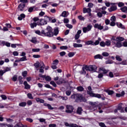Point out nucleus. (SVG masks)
Listing matches in <instances>:
<instances>
[{
    "label": "nucleus",
    "instance_id": "14",
    "mask_svg": "<svg viewBox=\"0 0 127 127\" xmlns=\"http://www.w3.org/2000/svg\"><path fill=\"white\" fill-rule=\"evenodd\" d=\"M64 126L65 127H77V125L75 124H69L67 122L64 123Z\"/></svg>",
    "mask_w": 127,
    "mask_h": 127
},
{
    "label": "nucleus",
    "instance_id": "54",
    "mask_svg": "<svg viewBox=\"0 0 127 127\" xmlns=\"http://www.w3.org/2000/svg\"><path fill=\"white\" fill-rule=\"evenodd\" d=\"M74 55H75V53H74L73 52L69 53L68 54V56L69 57H73V56H74Z\"/></svg>",
    "mask_w": 127,
    "mask_h": 127
},
{
    "label": "nucleus",
    "instance_id": "16",
    "mask_svg": "<svg viewBox=\"0 0 127 127\" xmlns=\"http://www.w3.org/2000/svg\"><path fill=\"white\" fill-rule=\"evenodd\" d=\"M69 14V13L66 11H64L61 14V16L63 17H67Z\"/></svg>",
    "mask_w": 127,
    "mask_h": 127
},
{
    "label": "nucleus",
    "instance_id": "62",
    "mask_svg": "<svg viewBox=\"0 0 127 127\" xmlns=\"http://www.w3.org/2000/svg\"><path fill=\"white\" fill-rule=\"evenodd\" d=\"M66 55V52H61V53H60V56L63 57L64 56V55Z\"/></svg>",
    "mask_w": 127,
    "mask_h": 127
},
{
    "label": "nucleus",
    "instance_id": "58",
    "mask_svg": "<svg viewBox=\"0 0 127 127\" xmlns=\"http://www.w3.org/2000/svg\"><path fill=\"white\" fill-rule=\"evenodd\" d=\"M99 125L100 126V127H107V126H106V125H105V123H100L99 124Z\"/></svg>",
    "mask_w": 127,
    "mask_h": 127
},
{
    "label": "nucleus",
    "instance_id": "37",
    "mask_svg": "<svg viewBox=\"0 0 127 127\" xmlns=\"http://www.w3.org/2000/svg\"><path fill=\"white\" fill-rule=\"evenodd\" d=\"M63 83V79L62 78H60L59 80L57 81V84L58 85H61V84H62Z\"/></svg>",
    "mask_w": 127,
    "mask_h": 127
},
{
    "label": "nucleus",
    "instance_id": "45",
    "mask_svg": "<svg viewBox=\"0 0 127 127\" xmlns=\"http://www.w3.org/2000/svg\"><path fill=\"white\" fill-rule=\"evenodd\" d=\"M0 45H1V46H4L5 45V41H0Z\"/></svg>",
    "mask_w": 127,
    "mask_h": 127
},
{
    "label": "nucleus",
    "instance_id": "11",
    "mask_svg": "<svg viewBox=\"0 0 127 127\" xmlns=\"http://www.w3.org/2000/svg\"><path fill=\"white\" fill-rule=\"evenodd\" d=\"M47 24V22L45 19H41L38 21V25H44Z\"/></svg>",
    "mask_w": 127,
    "mask_h": 127
},
{
    "label": "nucleus",
    "instance_id": "63",
    "mask_svg": "<svg viewBox=\"0 0 127 127\" xmlns=\"http://www.w3.org/2000/svg\"><path fill=\"white\" fill-rule=\"evenodd\" d=\"M1 98L2 99V100H6L7 99V97H6V96L4 95H1Z\"/></svg>",
    "mask_w": 127,
    "mask_h": 127
},
{
    "label": "nucleus",
    "instance_id": "42",
    "mask_svg": "<svg viewBox=\"0 0 127 127\" xmlns=\"http://www.w3.org/2000/svg\"><path fill=\"white\" fill-rule=\"evenodd\" d=\"M100 45L101 47H105V46H106V43L104 41H102L100 42Z\"/></svg>",
    "mask_w": 127,
    "mask_h": 127
},
{
    "label": "nucleus",
    "instance_id": "6",
    "mask_svg": "<svg viewBox=\"0 0 127 127\" xmlns=\"http://www.w3.org/2000/svg\"><path fill=\"white\" fill-rule=\"evenodd\" d=\"M65 108L66 110L65 112L66 114H72V112L74 111V107L72 105H66Z\"/></svg>",
    "mask_w": 127,
    "mask_h": 127
},
{
    "label": "nucleus",
    "instance_id": "35",
    "mask_svg": "<svg viewBox=\"0 0 127 127\" xmlns=\"http://www.w3.org/2000/svg\"><path fill=\"white\" fill-rule=\"evenodd\" d=\"M35 34H38V35H41L42 36H43V34H42V31L41 32L40 30H36L35 31Z\"/></svg>",
    "mask_w": 127,
    "mask_h": 127
},
{
    "label": "nucleus",
    "instance_id": "7",
    "mask_svg": "<svg viewBox=\"0 0 127 127\" xmlns=\"http://www.w3.org/2000/svg\"><path fill=\"white\" fill-rule=\"evenodd\" d=\"M116 4H117L116 3H111V5L112 6L108 8V11L109 12H113V11H115V10L118 9V7Z\"/></svg>",
    "mask_w": 127,
    "mask_h": 127
},
{
    "label": "nucleus",
    "instance_id": "10",
    "mask_svg": "<svg viewBox=\"0 0 127 127\" xmlns=\"http://www.w3.org/2000/svg\"><path fill=\"white\" fill-rule=\"evenodd\" d=\"M94 28H97L99 30H102L104 29V26H102L101 24H99L98 23H96L94 25Z\"/></svg>",
    "mask_w": 127,
    "mask_h": 127
},
{
    "label": "nucleus",
    "instance_id": "59",
    "mask_svg": "<svg viewBox=\"0 0 127 127\" xmlns=\"http://www.w3.org/2000/svg\"><path fill=\"white\" fill-rule=\"evenodd\" d=\"M32 51H33V52H39L40 51V49H33Z\"/></svg>",
    "mask_w": 127,
    "mask_h": 127
},
{
    "label": "nucleus",
    "instance_id": "3",
    "mask_svg": "<svg viewBox=\"0 0 127 127\" xmlns=\"http://www.w3.org/2000/svg\"><path fill=\"white\" fill-rule=\"evenodd\" d=\"M87 93L90 97H94L95 98H98V99H101L102 98V96L100 95V94L93 93V91H92V87L91 86L88 87Z\"/></svg>",
    "mask_w": 127,
    "mask_h": 127
},
{
    "label": "nucleus",
    "instance_id": "30",
    "mask_svg": "<svg viewBox=\"0 0 127 127\" xmlns=\"http://www.w3.org/2000/svg\"><path fill=\"white\" fill-rule=\"evenodd\" d=\"M94 42H93V41L92 40H89L87 42H85V45H91L92 44V45H94Z\"/></svg>",
    "mask_w": 127,
    "mask_h": 127
},
{
    "label": "nucleus",
    "instance_id": "23",
    "mask_svg": "<svg viewBox=\"0 0 127 127\" xmlns=\"http://www.w3.org/2000/svg\"><path fill=\"white\" fill-rule=\"evenodd\" d=\"M26 105H27L26 102H20L19 104V107H25L26 106Z\"/></svg>",
    "mask_w": 127,
    "mask_h": 127
},
{
    "label": "nucleus",
    "instance_id": "50",
    "mask_svg": "<svg viewBox=\"0 0 127 127\" xmlns=\"http://www.w3.org/2000/svg\"><path fill=\"white\" fill-rule=\"evenodd\" d=\"M33 9H34V7H30L28 8V11L29 12H32V11H33Z\"/></svg>",
    "mask_w": 127,
    "mask_h": 127
},
{
    "label": "nucleus",
    "instance_id": "44",
    "mask_svg": "<svg viewBox=\"0 0 127 127\" xmlns=\"http://www.w3.org/2000/svg\"><path fill=\"white\" fill-rule=\"evenodd\" d=\"M50 84H51V85H52V86H53V87H57V84H56L55 82H54L53 81H51Z\"/></svg>",
    "mask_w": 127,
    "mask_h": 127
},
{
    "label": "nucleus",
    "instance_id": "31",
    "mask_svg": "<svg viewBox=\"0 0 127 127\" xmlns=\"http://www.w3.org/2000/svg\"><path fill=\"white\" fill-rule=\"evenodd\" d=\"M121 10H122V11L123 12H125L126 13H127V6L123 7L122 8H121Z\"/></svg>",
    "mask_w": 127,
    "mask_h": 127
},
{
    "label": "nucleus",
    "instance_id": "15",
    "mask_svg": "<svg viewBox=\"0 0 127 127\" xmlns=\"http://www.w3.org/2000/svg\"><path fill=\"white\" fill-rule=\"evenodd\" d=\"M44 106H45V107H47L49 110H54V108L52 107V106H51V105L47 103H44Z\"/></svg>",
    "mask_w": 127,
    "mask_h": 127
},
{
    "label": "nucleus",
    "instance_id": "28",
    "mask_svg": "<svg viewBox=\"0 0 127 127\" xmlns=\"http://www.w3.org/2000/svg\"><path fill=\"white\" fill-rule=\"evenodd\" d=\"M90 105H91V108H93V111H95V110L97 109V107L96 106V105H95V103H93V102H90Z\"/></svg>",
    "mask_w": 127,
    "mask_h": 127
},
{
    "label": "nucleus",
    "instance_id": "52",
    "mask_svg": "<svg viewBox=\"0 0 127 127\" xmlns=\"http://www.w3.org/2000/svg\"><path fill=\"white\" fill-rule=\"evenodd\" d=\"M103 77H104L103 73H102V72L99 73L98 78L101 79V78H103Z\"/></svg>",
    "mask_w": 127,
    "mask_h": 127
},
{
    "label": "nucleus",
    "instance_id": "22",
    "mask_svg": "<svg viewBox=\"0 0 127 127\" xmlns=\"http://www.w3.org/2000/svg\"><path fill=\"white\" fill-rule=\"evenodd\" d=\"M117 109L118 111H120V113H124L125 111H124V108L122 107L121 105H118Z\"/></svg>",
    "mask_w": 127,
    "mask_h": 127
},
{
    "label": "nucleus",
    "instance_id": "2",
    "mask_svg": "<svg viewBox=\"0 0 127 127\" xmlns=\"http://www.w3.org/2000/svg\"><path fill=\"white\" fill-rule=\"evenodd\" d=\"M43 36H47V37H53L54 34L53 33V29L50 26L47 27L45 30H42Z\"/></svg>",
    "mask_w": 127,
    "mask_h": 127
},
{
    "label": "nucleus",
    "instance_id": "32",
    "mask_svg": "<svg viewBox=\"0 0 127 127\" xmlns=\"http://www.w3.org/2000/svg\"><path fill=\"white\" fill-rule=\"evenodd\" d=\"M101 38H98V40L95 41V42L93 44L94 45H99L100 43V41H101Z\"/></svg>",
    "mask_w": 127,
    "mask_h": 127
},
{
    "label": "nucleus",
    "instance_id": "5",
    "mask_svg": "<svg viewBox=\"0 0 127 127\" xmlns=\"http://www.w3.org/2000/svg\"><path fill=\"white\" fill-rule=\"evenodd\" d=\"M98 69V67L95 65H86L85 70L86 71H90L91 72H96L97 69Z\"/></svg>",
    "mask_w": 127,
    "mask_h": 127
},
{
    "label": "nucleus",
    "instance_id": "12",
    "mask_svg": "<svg viewBox=\"0 0 127 127\" xmlns=\"http://www.w3.org/2000/svg\"><path fill=\"white\" fill-rule=\"evenodd\" d=\"M82 33V31L81 30H79L77 32L76 34H75L74 38L75 40H78L79 38H80V35Z\"/></svg>",
    "mask_w": 127,
    "mask_h": 127
},
{
    "label": "nucleus",
    "instance_id": "60",
    "mask_svg": "<svg viewBox=\"0 0 127 127\" xmlns=\"http://www.w3.org/2000/svg\"><path fill=\"white\" fill-rule=\"evenodd\" d=\"M64 23H69V19L68 18H64Z\"/></svg>",
    "mask_w": 127,
    "mask_h": 127
},
{
    "label": "nucleus",
    "instance_id": "26",
    "mask_svg": "<svg viewBox=\"0 0 127 127\" xmlns=\"http://www.w3.org/2000/svg\"><path fill=\"white\" fill-rule=\"evenodd\" d=\"M111 41L107 40L105 42V45L107 46L108 47L111 46Z\"/></svg>",
    "mask_w": 127,
    "mask_h": 127
},
{
    "label": "nucleus",
    "instance_id": "21",
    "mask_svg": "<svg viewBox=\"0 0 127 127\" xmlns=\"http://www.w3.org/2000/svg\"><path fill=\"white\" fill-rule=\"evenodd\" d=\"M36 102L37 103H40L41 104H44V100L41 99L39 98H37L36 99Z\"/></svg>",
    "mask_w": 127,
    "mask_h": 127
},
{
    "label": "nucleus",
    "instance_id": "25",
    "mask_svg": "<svg viewBox=\"0 0 127 127\" xmlns=\"http://www.w3.org/2000/svg\"><path fill=\"white\" fill-rule=\"evenodd\" d=\"M76 90L78 92H83V91H84V87L82 86H78L76 88Z\"/></svg>",
    "mask_w": 127,
    "mask_h": 127
},
{
    "label": "nucleus",
    "instance_id": "8",
    "mask_svg": "<svg viewBox=\"0 0 127 127\" xmlns=\"http://www.w3.org/2000/svg\"><path fill=\"white\" fill-rule=\"evenodd\" d=\"M93 27V26L91 24H88L87 27H84L82 28V31L84 33H87L88 31H90L92 28Z\"/></svg>",
    "mask_w": 127,
    "mask_h": 127
},
{
    "label": "nucleus",
    "instance_id": "57",
    "mask_svg": "<svg viewBox=\"0 0 127 127\" xmlns=\"http://www.w3.org/2000/svg\"><path fill=\"white\" fill-rule=\"evenodd\" d=\"M125 5V4L124 3H123V2H120L118 3V6L119 7H122V6H124Z\"/></svg>",
    "mask_w": 127,
    "mask_h": 127
},
{
    "label": "nucleus",
    "instance_id": "51",
    "mask_svg": "<svg viewBox=\"0 0 127 127\" xmlns=\"http://www.w3.org/2000/svg\"><path fill=\"white\" fill-rule=\"evenodd\" d=\"M78 18L79 19V20H85V18H84V17H83L82 15L78 16Z\"/></svg>",
    "mask_w": 127,
    "mask_h": 127
},
{
    "label": "nucleus",
    "instance_id": "13",
    "mask_svg": "<svg viewBox=\"0 0 127 127\" xmlns=\"http://www.w3.org/2000/svg\"><path fill=\"white\" fill-rule=\"evenodd\" d=\"M24 7H25V4L20 3L18 5V10H20V11H23Z\"/></svg>",
    "mask_w": 127,
    "mask_h": 127
},
{
    "label": "nucleus",
    "instance_id": "24",
    "mask_svg": "<svg viewBox=\"0 0 127 127\" xmlns=\"http://www.w3.org/2000/svg\"><path fill=\"white\" fill-rule=\"evenodd\" d=\"M54 35H58V33H59V30H58V28H55L54 30Z\"/></svg>",
    "mask_w": 127,
    "mask_h": 127
},
{
    "label": "nucleus",
    "instance_id": "40",
    "mask_svg": "<svg viewBox=\"0 0 127 127\" xmlns=\"http://www.w3.org/2000/svg\"><path fill=\"white\" fill-rule=\"evenodd\" d=\"M28 98L30 99L31 100H33V97L32 96V94L31 93H28L27 95Z\"/></svg>",
    "mask_w": 127,
    "mask_h": 127
},
{
    "label": "nucleus",
    "instance_id": "19",
    "mask_svg": "<svg viewBox=\"0 0 127 127\" xmlns=\"http://www.w3.org/2000/svg\"><path fill=\"white\" fill-rule=\"evenodd\" d=\"M82 112H83L82 107H78L76 111L77 114H78V115H82Z\"/></svg>",
    "mask_w": 127,
    "mask_h": 127
},
{
    "label": "nucleus",
    "instance_id": "36",
    "mask_svg": "<svg viewBox=\"0 0 127 127\" xmlns=\"http://www.w3.org/2000/svg\"><path fill=\"white\" fill-rule=\"evenodd\" d=\"M40 66L41 69H44V68H45V65L43 62L40 63Z\"/></svg>",
    "mask_w": 127,
    "mask_h": 127
},
{
    "label": "nucleus",
    "instance_id": "43",
    "mask_svg": "<svg viewBox=\"0 0 127 127\" xmlns=\"http://www.w3.org/2000/svg\"><path fill=\"white\" fill-rule=\"evenodd\" d=\"M26 60H27V59H26V56L23 57L20 59V62L26 61Z\"/></svg>",
    "mask_w": 127,
    "mask_h": 127
},
{
    "label": "nucleus",
    "instance_id": "55",
    "mask_svg": "<svg viewBox=\"0 0 127 127\" xmlns=\"http://www.w3.org/2000/svg\"><path fill=\"white\" fill-rule=\"evenodd\" d=\"M27 75V71H24L22 72L23 77H26Z\"/></svg>",
    "mask_w": 127,
    "mask_h": 127
},
{
    "label": "nucleus",
    "instance_id": "20",
    "mask_svg": "<svg viewBox=\"0 0 127 127\" xmlns=\"http://www.w3.org/2000/svg\"><path fill=\"white\" fill-rule=\"evenodd\" d=\"M24 85L25 86V89H30V85L28 84L27 83V81H24Z\"/></svg>",
    "mask_w": 127,
    "mask_h": 127
},
{
    "label": "nucleus",
    "instance_id": "34",
    "mask_svg": "<svg viewBox=\"0 0 127 127\" xmlns=\"http://www.w3.org/2000/svg\"><path fill=\"white\" fill-rule=\"evenodd\" d=\"M30 41L32 42V43H36V42H37V39L36 37H33L32 38V39L30 40Z\"/></svg>",
    "mask_w": 127,
    "mask_h": 127
},
{
    "label": "nucleus",
    "instance_id": "46",
    "mask_svg": "<svg viewBox=\"0 0 127 127\" xmlns=\"http://www.w3.org/2000/svg\"><path fill=\"white\" fill-rule=\"evenodd\" d=\"M110 20H111L113 22H116V16H112L111 17Z\"/></svg>",
    "mask_w": 127,
    "mask_h": 127
},
{
    "label": "nucleus",
    "instance_id": "39",
    "mask_svg": "<svg viewBox=\"0 0 127 127\" xmlns=\"http://www.w3.org/2000/svg\"><path fill=\"white\" fill-rule=\"evenodd\" d=\"M58 63H59V61H58V60H56L53 61V65H57L58 64Z\"/></svg>",
    "mask_w": 127,
    "mask_h": 127
},
{
    "label": "nucleus",
    "instance_id": "41",
    "mask_svg": "<svg viewBox=\"0 0 127 127\" xmlns=\"http://www.w3.org/2000/svg\"><path fill=\"white\" fill-rule=\"evenodd\" d=\"M12 81H13V82L16 81V80H17V75H14L12 78Z\"/></svg>",
    "mask_w": 127,
    "mask_h": 127
},
{
    "label": "nucleus",
    "instance_id": "33",
    "mask_svg": "<svg viewBox=\"0 0 127 127\" xmlns=\"http://www.w3.org/2000/svg\"><path fill=\"white\" fill-rule=\"evenodd\" d=\"M94 59H103V56L101 55H97L94 56Z\"/></svg>",
    "mask_w": 127,
    "mask_h": 127
},
{
    "label": "nucleus",
    "instance_id": "27",
    "mask_svg": "<svg viewBox=\"0 0 127 127\" xmlns=\"http://www.w3.org/2000/svg\"><path fill=\"white\" fill-rule=\"evenodd\" d=\"M73 47H74V48H79V47H83V45L74 43V44H73Z\"/></svg>",
    "mask_w": 127,
    "mask_h": 127
},
{
    "label": "nucleus",
    "instance_id": "38",
    "mask_svg": "<svg viewBox=\"0 0 127 127\" xmlns=\"http://www.w3.org/2000/svg\"><path fill=\"white\" fill-rule=\"evenodd\" d=\"M116 59L117 61H119L121 62V61H122L123 59H122V58H121V56H116Z\"/></svg>",
    "mask_w": 127,
    "mask_h": 127
},
{
    "label": "nucleus",
    "instance_id": "61",
    "mask_svg": "<svg viewBox=\"0 0 127 127\" xmlns=\"http://www.w3.org/2000/svg\"><path fill=\"white\" fill-rule=\"evenodd\" d=\"M102 55L105 57H107V56H109V53H108L107 52H104L102 53Z\"/></svg>",
    "mask_w": 127,
    "mask_h": 127
},
{
    "label": "nucleus",
    "instance_id": "17",
    "mask_svg": "<svg viewBox=\"0 0 127 127\" xmlns=\"http://www.w3.org/2000/svg\"><path fill=\"white\" fill-rule=\"evenodd\" d=\"M38 25V22L36 23L35 22H34L33 23L30 24V26L31 28H34V27H36Z\"/></svg>",
    "mask_w": 127,
    "mask_h": 127
},
{
    "label": "nucleus",
    "instance_id": "48",
    "mask_svg": "<svg viewBox=\"0 0 127 127\" xmlns=\"http://www.w3.org/2000/svg\"><path fill=\"white\" fill-rule=\"evenodd\" d=\"M34 22H36V21H39V18L38 17H35L33 18Z\"/></svg>",
    "mask_w": 127,
    "mask_h": 127
},
{
    "label": "nucleus",
    "instance_id": "64",
    "mask_svg": "<svg viewBox=\"0 0 127 127\" xmlns=\"http://www.w3.org/2000/svg\"><path fill=\"white\" fill-rule=\"evenodd\" d=\"M45 80L46 81H51V78L50 77V76H46L45 77Z\"/></svg>",
    "mask_w": 127,
    "mask_h": 127
},
{
    "label": "nucleus",
    "instance_id": "53",
    "mask_svg": "<svg viewBox=\"0 0 127 127\" xmlns=\"http://www.w3.org/2000/svg\"><path fill=\"white\" fill-rule=\"evenodd\" d=\"M26 104L28 105V106H31V105H32V101L28 100Z\"/></svg>",
    "mask_w": 127,
    "mask_h": 127
},
{
    "label": "nucleus",
    "instance_id": "47",
    "mask_svg": "<svg viewBox=\"0 0 127 127\" xmlns=\"http://www.w3.org/2000/svg\"><path fill=\"white\" fill-rule=\"evenodd\" d=\"M106 92L108 95H113L114 94V91L113 90H107Z\"/></svg>",
    "mask_w": 127,
    "mask_h": 127
},
{
    "label": "nucleus",
    "instance_id": "49",
    "mask_svg": "<svg viewBox=\"0 0 127 127\" xmlns=\"http://www.w3.org/2000/svg\"><path fill=\"white\" fill-rule=\"evenodd\" d=\"M65 26H66V27H67L68 28H69L70 29H71V28H73V26L70 24H66Z\"/></svg>",
    "mask_w": 127,
    "mask_h": 127
},
{
    "label": "nucleus",
    "instance_id": "18",
    "mask_svg": "<svg viewBox=\"0 0 127 127\" xmlns=\"http://www.w3.org/2000/svg\"><path fill=\"white\" fill-rule=\"evenodd\" d=\"M83 13H86L87 12L88 13H90L91 12V8H83Z\"/></svg>",
    "mask_w": 127,
    "mask_h": 127
},
{
    "label": "nucleus",
    "instance_id": "9",
    "mask_svg": "<svg viewBox=\"0 0 127 127\" xmlns=\"http://www.w3.org/2000/svg\"><path fill=\"white\" fill-rule=\"evenodd\" d=\"M109 72V70L106 69L105 67H101L99 68L98 73H102V74H107Z\"/></svg>",
    "mask_w": 127,
    "mask_h": 127
},
{
    "label": "nucleus",
    "instance_id": "29",
    "mask_svg": "<svg viewBox=\"0 0 127 127\" xmlns=\"http://www.w3.org/2000/svg\"><path fill=\"white\" fill-rule=\"evenodd\" d=\"M34 65L35 66V68L38 69V68L40 67V63H39V62H37L35 64H34Z\"/></svg>",
    "mask_w": 127,
    "mask_h": 127
},
{
    "label": "nucleus",
    "instance_id": "4",
    "mask_svg": "<svg viewBox=\"0 0 127 127\" xmlns=\"http://www.w3.org/2000/svg\"><path fill=\"white\" fill-rule=\"evenodd\" d=\"M75 101L76 102H87V100L85 99L83 97V96L80 94H75V95H72L71 96V99H75Z\"/></svg>",
    "mask_w": 127,
    "mask_h": 127
},
{
    "label": "nucleus",
    "instance_id": "56",
    "mask_svg": "<svg viewBox=\"0 0 127 127\" xmlns=\"http://www.w3.org/2000/svg\"><path fill=\"white\" fill-rule=\"evenodd\" d=\"M11 68L10 67H6L5 69H4V72L5 73L6 72H8V71H10Z\"/></svg>",
    "mask_w": 127,
    "mask_h": 127
},
{
    "label": "nucleus",
    "instance_id": "1",
    "mask_svg": "<svg viewBox=\"0 0 127 127\" xmlns=\"http://www.w3.org/2000/svg\"><path fill=\"white\" fill-rule=\"evenodd\" d=\"M125 40V38L122 37H118L116 39H112L111 41L112 42V45L114 46L113 48H115V47H117V48H121V47H127V41H125L124 42H122V41H124Z\"/></svg>",
    "mask_w": 127,
    "mask_h": 127
}]
</instances>
